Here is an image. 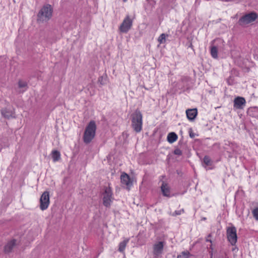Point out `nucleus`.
<instances>
[{
    "label": "nucleus",
    "instance_id": "f257e3e1",
    "mask_svg": "<svg viewBox=\"0 0 258 258\" xmlns=\"http://www.w3.org/2000/svg\"><path fill=\"white\" fill-rule=\"evenodd\" d=\"M53 8L49 4L44 5L37 14V21L40 22H47L52 16Z\"/></svg>",
    "mask_w": 258,
    "mask_h": 258
},
{
    "label": "nucleus",
    "instance_id": "f03ea898",
    "mask_svg": "<svg viewBox=\"0 0 258 258\" xmlns=\"http://www.w3.org/2000/svg\"><path fill=\"white\" fill-rule=\"evenodd\" d=\"M96 125L94 120L90 121L87 125L83 135V141L86 144L90 143L95 136Z\"/></svg>",
    "mask_w": 258,
    "mask_h": 258
},
{
    "label": "nucleus",
    "instance_id": "7ed1b4c3",
    "mask_svg": "<svg viewBox=\"0 0 258 258\" xmlns=\"http://www.w3.org/2000/svg\"><path fill=\"white\" fill-rule=\"evenodd\" d=\"M132 126L134 130L139 133L142 129L143 116L141 112L139 109H136L131 115Z\"/></svg>",
    "mask_w": 258,
    "mask_h": 258
},
{
    "label": "nucleus",
    "instance_id": "20e7f679",
    "mask_svg": "<svg viewBox=\"0 0 258 258\" xmlns=\"http://www.w3.org/2000/svg\"><path fill=\"white\" fill-rule=\"evenodd\" d=\"M258 15L254 12H251L242 16L238 20V24L239 26L244 27L245 25L252 23L256 20Z\"/></svg>",
    "mask_w": 258,
    "mask_h": 258
},
{
    "label": "nucleus",
    "instance_id": "39448f33",
    "mask_svg": "<svg viewBox=\"0 0 258 258\" xmlns=\"http://www.w3.org/2000/svg\"><path fill=\"white\" fill-rule=\"evenodd\" d=\"M103 195V205L106 208L110 207L113 199L111 188L110 187H105Z\"/></svg>",
    "mask_w": 258,
    "mask_h": 258
},
{
    "label": "nucleus",
    "instance_id": "423d86ee",
    "mask_svg": "<svg viewBox=\"0 0 258 258\" xmlns=\"http://www.w3.org/2000/svg\"><path fill=\"white\" fill-rule=\"evenodd\" d=\"M227 237L228 241L232 245H234L237 240L236 229L234 226L228 227L226 230Z\"/></svg>",
    "mask_w": 258,
    "mask_h": 258
},
{
    "label": "nucleus",
    "instance_id": "0eeeda50",
    "mask_svg": "<svg viewBox=\"0 0 258 258\" xmlns=\"http://www.w3.org/2000/svg\"><path fill=\"white\" fill-rule=\"evenodd\" d=\"M49 203V192L45 191L43 192L40 199V209L42 211L45 210L48 208Z\"/></svg>",
    "mask_w": 258,
    "mask_h": 258
},
{
    "label": "nucleus",
    "instance_id": "6e6552de",
    "mask_svg": "<svg viewBox=\"0 0 258 258\" xmlns=\"http://www.w3.org/2000/svg\"><path fill=\"white\" fill-rule=\"evenodd\" d=\"M132 25L133 21L130 19L129 16H127L120 25L119 30L121 32L126 33L131 28Z\"/></svg>",
    "mask_w": 258,
    "mask_h": 258
},
{
    "label": "nucleus",
    "instance_id": "1a4fd4ad",
    "mask_svg": "<svg viewBox=\"0 0 258 258\" xmlns=\"http://www.w3.org/2000/svg\"><path fill=\"white\" fill-rule=\"evenodd\" d=\"M233 103L234 108L243 109L246 105V101L244 98L238 96L234 98Z\"/></svg>",
    "mask_w": 258,
    "mask_h": 258
},
{
    "label": "nucleus",
    "instance_id": "9d476101",
    "mask_svg": "<svg viewBox=\"0 0 258 258\" xmlns=\"http://www.w3.org/2000/svg\"><path fill=\"white\" fill-rule=\"evenodd\" d=\"M120 180L121 184L126 185V188L128 189H130V188L133 185V182L130 176L125 173H123L121 175Z\"/></svg>",
    "mask_w": 258,
    "mask_h": 258
},
{
    "label": "nucleus",
    "instance_id": "9b49d317",
    "mask_svg": "<svg viewBox=\"0 0 258 258\" xmlns=\"http://www.w3.org/2000/svg\"><path fill=\"white\" fill-rule=\"evenodd\" d=\"M164 242L159 241L154 245L153 253L156 256L161 254L163 250Z\"/></svg>",
    "mask_w": 258,
    "mask_h": 258
},
{
    "label": "nucleus",
    "instance_id": "f8f14e48",
    "mask_svg": "<svg viewBox=\"0 0 258 258\" xmlns=\"http://www.w3.org/2000/svg\"><path fill=\"white\" fill-rule=\"evenodd\" d=\"M186 114L189 120L194 121L198 115V110L197 108L187 109L186 110Z\"/></svg>",
    "mask_w": 258,
    "mask_h": 258
},
{
    "label": "nucleus",
    "instance_id": "ddd939ff",
    "mask_svg": "<svg viewBox=\"0 0 258 258\" xmlns=\"http://www.w3.org/2000/svg\"><path fill=\"white\" fill-rule=\"evenodd\" d=\"M16 244V240L15 239L9 241L4 247V252L9 253L12 252L13 248Z\"/></svg>",
    "mask_w": 258,
    "mask_h": 258
},
{
    "label": "nucleus",
    "instance_id": "4468645a",
    "mask_svg": "<svg viewBox=\"0 0 258 258\" xmlns=\"http://www.w3.org/2000/svg\"><path fill=\"white\" fill-rule=\"evenodd\" d=\"M161 190L163 195L164 197H170V187L168 186V184L165 182L164 181L162 182V185L161 186Z\"/></svg>",
    "mask_w": 258,
    "mask_h": 258
},
{
    "label": "nucleus",
    "instance_id": "2eb2a0df",
    "mask_svg": "<svg viewBox=\"0 0 258 258\" xmlns=\"http://www.w3.org/2000/svg\"><path fill=\"white\" fill-rule=\"evenodd\" d=\"M3 116L7 119H10L11 117H13V113L11 110L7 109H3L1 110Z\"/></svg>",
    "mask_w": 258,
    "mask_h": 258
},
{
    "label": "nucleus",
    "instance_id": "dca6fc26",
    "mask_svg": "<svg viewBox=\"0 0 258 258\" xmlns=\"http://www.w3.org/2000/svg\"><path fill=\"white\" fill-rule=\"evenodd\" d=\"M177 135L174 132H171L168 134L167 140L170 143H173L177 139Z\"/></svg>",
    "mask_w": 258,
    "mask_h": 258
},
{
    "label": "nucleus",
    "instance_id": "f3484780",
    "mask_svg": "<svg viewBox=\"0 0 258 258\" xmlns=\"http://www.w3.org/2000/svg\"><path fill=\"white\" fill-rule=\"evenodd\" d=\"M52 158L53 162L58 161L60 159V152L57 150H53L51 153Z\"/></svg>",
    "mask_w": 258,
    "mask_h": 258
},
{
    "label": "nucleus",
    "instance_id": "a211bd4d",
    "mask_svg": "<svg viewBox=\"0 0 258 258\" xmlns=\"http://www.w3.org/2000/svg\"><path fill=\"white\" fill-rule=\"evenodd\" d=\"M155 4L154 0H147V3L145 4L146 10H151Z\"/></svg>",
    "mask_w": 258,
    "mask_h": 258
},
{
    "label": "nucleus",
    "instance_id": "6ab92c4d",
    "mask_svg": "<svg viewBox=\"0 0 258 258\" xmlns=\"http://www.w3.org/2000/svg\"><path fill=\"white\" fill-rule=\"evenodd\" d=\"M128 241H129L128 239H126L119 243V248H118L119 251H120L121 252H123L124 251L125 248L126 244L128 243Z\"/></svg>",
    "mask_w": 258,
    "mask_h": 258
},
{
    "label": "nucleus",
    "instance_id": "aec40b11",
    "mask_svg": "<svg viewBox=\"0 0 258 258\" xmlns=\"http://www.w3.org/2000/svg\"><path fill=\"white\" fill-rule=\"evenodd\" d=\"M211 54L214 58L218 57V48L215 46H213L211 48Z\"/></svg>",
    "mask_w": 258,
    "mask_h": 258
},
{
    "label": "nucleus",
    "instance_id": "412c9836",
    "mask_svg": "<svg viewBox=\"0 0 258 258\" xmlns=\"http://www.w3.org/2000/svg\"><path fill=\"white\" fill-rule=\"evenodd\" d=\"M18 87L19 88L24 89L22 92L25 91L28 88V85L26 82L20 80L18 82Z\"/></svg>",
    "mask_w": 258,
    "mask_h": 258
},
{
    "label": "nucleus",
    "instance_id": "4be33fe9",
    "mask_svg": "<svg viewBox=\"0 0 258 258\" xmlns=\"http://www.w3.org/2000/svg\"><path fill=\"white\" fill-rule=\"evenodd\" d=\"M203 163L206 166H210L212 165V161L208 156H205L203 159Z\"/></svg>",
    "mask_w": 258,
    "mask_h": 258
},
{
    "label": "nucleus",
    "instance_id": "5701e85b",
    "mask_svg": "<svg viewBox=\"0 0 258 258\" xmlns=\"http://www.w3.org/2000/svg\"><path fill=\"white\" fill-rule=\"evenodd\" d=\"M190 255H191V254L188 251H184L182 252L180 254L178 255L177 258H188Z\"/></svg>",
    "mask_w": 258,
    "mask_h": 258
},
{
    "label": "nucleus",
    "instance_id": "b1692460",
    "mask_svg": "<svg viewBox=\"0 0 258 258\" xmlns=\"http://www.w3.org/2000/svg\"><path fill=\"white\" fill-rule=\"evenodd\" d=\"M166 35L164 33L161 34L158 38V41L160 44L163 43L166 41Z\"/></svg>",
    "mask_w": 258,
    "mask_h": 258
},
{
    "label": "nucleus",
    "instance_id": "393cba45",
    "mask_svg": "<svg viewBox=\"0 0 258 258\" xmlns=\"http://www.w3.org/2000/svg\"><path fill=\"white\" fill-rule=\"evenodd\" d=\"M253 217L258 220V208H255L252 212Z\"/></svg>",
    "mask_w": 258,
    "mask_h": 258
},
{
    "label": "nucleus",
    "instance_id": "a878e982",
    "mask_svg": "<svg viewBox=\"0 0 258 258\" xmlns=\"http://www.w3.org/2000/svg\"><path fill=\"white\" fill-rule=\"evenodd\" d=\"M173 153L175 155H177L178 156H181L182 154V152L181 150L178 148H176L174 150Z\"/></svg>",
    "mask_w": 258,
    "mask_h": 258
},
{
    "label": "nucleus",
    "instance_id": "bb28decb",
    "mask_svg": "<svg viewBox=\"0 0 258 258\" xmlns=\"http://www.w3.org/2000/svg\"><path fill=\"white\" fill-rule=\"evenodd\" d=\"M183 212H184V210L183 209H181V210H178V211H175L174 212V213L173 214V216L179 215L182 213H183Z\"/></svg>",
    "mask_w": 258,
    "mask_h": 258
},
{
    "label": "nucleus",
    "instance_id": "cd10ccee",
    "mask_svg": "<svg viewBox=\"0 0 258 258\" xmlns=\"http://www.w3.org/2000/svg\"><path fill=\"white\" fill-rule=\"evenodd\" d=\"M189 135L191 138H194L195 137V134L192 132L191 128L189 130Z\"/></svg>",
    "mask_w": 258,
    "mask_h": 258
},
{
    "label": "nucleus",
    "instance_id": "c85d7f7f",
    "mask_svg": "<svg viewBox=\"0 0 258 258\" xmlns=\"http://www.w3.org/2000/svg\"><path fill=\"white\" fill-rule=\"evenodd\" d=\"M209 248L210 249L209 250V253L211 254V255L212 256L213 255V248L212 247V243L210 244Z\"/></svg>",
    "mask_w": 258,
    "mask_h": 258
},
{
    "label": "nucleus",
    "instance_id": "c756f323",
    "mask_svg": "<svg viewBox=\"0 0 258 258\" xmlns=\"http://www.w3.org/2000/svg\"><path fill=\"white\" fill-rule=\"evenodd\" d=\"M207 242H210L211 243H212V240L210 239H206Z\"/></svg>",
    "mask_w": 258,
    "mask_h": 258
},
{
    "label": "nucleus",
    "instance_id": "7c9ffc66",
    "mask_svg": "<svg viewBox=\"0 0 258 258\" xmlns=\"http://www.w3.org/2000/svg\"><path fill=\"white\" fill-rule=\"evenodd\" d=\"M189 47H191V48H193V46L192 45V43H190V44H189Z\"/></svg>",
    "mask_w": 258,
    "mask_h": 258
},
{
    "label": "nucleus",
    "instance_id": "2f4dec72",
    "mask_svg": "<svg viewBox=\"0 0 258 258\" xmlns=\"http://www.w3.org/2000/svg\"><path fill=\"white\" fill-rule=\"evenodd\" d=\"M206 220V217H203L202 219V220Z\"/></svg>",
    "mask_w": 258,
    "mask_h": 258
},
{
    "label": "nucleus",
    "instance_id": "473e14b6",
    "mask_svg": "<svg viewBox=\"0 0 258 258\" xmlns=\"http://www.w3.org/2000/svg\"><path fill=\"white\" fill-rule=\"evenodd\" d=\"M208 237H211V234H209L208 236Z\"/></svg>",
    "mask_w": 258,
    "mask_h": 258
},
{
    "label": "nucleus",
    "instance_id": "72a5a7b5",
    "mask_svg": "<svg viewBox=\"0 0 258 258\" xmlns=\"http://www.w3.org/2000/svg\"><path fill=\"white\" fill-rule=\"evenodd\" d=\"M127 0H123L124 2H125Z\"/></svg>",
    "mask_w": 258,
    "mask_h": 258
},
{
    "label": "nucleus",
    "instance_id": "f704fd0d",
    "mask_svg": "<svg viewBox=\"0 0 258 258\" xmlns=\"http://www.w3.org/2000/svg\"><path fill=\"white\" fill-rule=\"evenodd\" d=\"M229 0H225V1H229Z\"/></svg>",
    "mask_w": 258,
    "mask_h": 258
}]
</instances>
